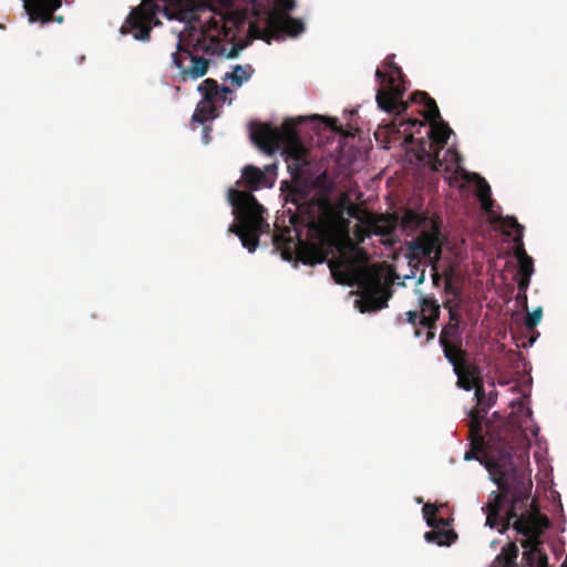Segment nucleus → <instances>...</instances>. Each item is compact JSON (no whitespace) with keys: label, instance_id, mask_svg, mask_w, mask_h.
Instances as JSON below:
<instances>
[{"label":"nucleus","instance_id":"1","mask_svg":"<svg viewBox=\"0 0 567 567\" xmlns=\"http://www.w3.org/2000/svg\"><path fill=\"white\" fill-rule=\"evenodd\" d=\"M477 412H472V432L477 437L473 447L484 452L485 467L499 492H492L489 501L483 507L486 513V525L491 528L501 526L499 532L513 527L517 534L525 536L522 540L524 565L522 567H546L547 556L542 550L540 535L548 528L549 519L539 513L534 502H529L532 483L518 473L514 463V445L506 439L499 437L486 446L484 437L478 434L482 430Z\"/></svg>","mask_w":567,"mask_h":567},{"label":"nucleus","instance_id":"2","mask_svg":"<svg viewBox=\"0 0 567 567\" xmlns=\"http://www.w3.org/2000/svg\"><path fill=\"white\" fill-rule=\"evenodd\" d=\"M330 187L322 186L308 197L306 190L298 186L290 189V200L308 229V240L299 241L297 248L298 258L303 264H322L341 238L348 236L349 220L343 217L342 208L330 198Z\"/></svg>","mask_w":567,"mask_h":567},{"label":"nucleus","instance_id":"3","mask_svg":"<svg viewBox=\"0 0 567 567\" xmlns=\"http://www.w3.org/2000/svg\"><path fill=\"white\" fill-rule=\"evenodd\" d=\"M226 6V12L221 16V25L214 20L213 28L227 30L239 27L245 21L249 24V34L270 44L271 41H282L286 38H297L306 30L301 19L291 17L290 12L297 7V0H274V7L269 0H250L248 8L231 10L230 0H221Z\"/></svg>","mask_w":567,"mask_h":567},{"label":"nucleus","instance_id":"4","mask_svg":"<svg viewBox=\"0 0 567 567\" xmlns=\"http://www.w3.org/2000/svg\"><path fill=\"white\" fill-rule=\"evenodd\" d=\"M276 168V164L266 165L264 169L247 165L243 168L241 178L236 183L244 189H228L227 197L235 215V223L228 227V231L238 236L249 252H254L258 247L264 227H269L262 216L265 208L258 203L252 192L272 187Z\"/></svg>","mask_w":567,"mask_h":567},{"label":"nucleus","instance_id":"5","mask_svg":"<svg viewBox=\"0 0 567 567\" xmlns=\"http://www.w3.org/2000/svg\"><path fill=\"white\" fill-rule=\"evenodd\" d=\"M401 226L408 235L419 231V235L408 244L410 265L420 264L421 259H424V265L431 267L433 285L440 287L442 276L439 272L437 262L446 241L441 230V219L406 210L401 219Z\"/></svg>","mask_w":567,"mask_h":567},{"label":"nucleus","instance_id":"6","mask_svg":"<svg viewBox=\"0 0 567 567\" xmlns=\"http://www.w3.org/2000/svg\"><path fill=\"white\" fill-rule=\"evenodd\" d=\"M439 343L444 358L457 377L456 385L465 391H471L476 384L480 367L470 359V353L463 347L460 317L456 312L450 311V320L441 330Z\"/></svg>","mask_w":567,"mask_h":567},{"label":"nucleus","instance_id":"7","mask_svg":"<svg viewBox=\"0 0 567 567\" xmlns=\"http://www.w3.org/2000/svg\"><path fill=\"white\" fill-rule=\"evenodd\" d=\"M199 52L219 55L224 53V44L217 37L205 33H202L192 47H185L179 41L176 51L172 53V62L178 69L181 81L197 80L207 73L210 60L199 55Z\"/></svg>","mask_w":567,"mask_h":567},{"label":"nucleus","instance_id":"8","mask_svg":"<svg viewBox=\"0 0 567 567\" xmlns=\"http://www.w3.org/2000/svg\"><path fill=\"white\" fill-rule=\"evenodd\" d=\"M427 138L415 140L412 133L406 134L404 144H414L413 153L416 161L423 165L430 166L432 171H439L442 167L440 162V152L445 147L452 130L443 120L430 122Z\"/></svg>","mask_w":567,"mask_h":567},{"label":"nucleus","instance_id":"9","mask_svg":"<svg viewBox=\"0 0 567 567\" xmlns=\"http://www.w3.org/2000/svg\"><path fill=\"white\" fill-rule=\"evenodd\" d=\"M166 0H143L134 7L124 20L120 31L132 34L137 41H150L154 27L162 24L158 13L164 10Z\"/></svg>","mask_w":567,"mask_h":567},{"label":"nucleus","instance_id":"10","mask_svg":"<svg viewBox=\"0 0 567 567\" xmlns=\"http://www.w3.org/2000/svg\"><path fill=\"white\" fill-rule=\"evenodd\" d=\"M390 285L391 281L384 278L379 269H367L360 282V311L370 312L385 308L391 297Z\"/></svg>","mask_w":567,"mask_h":567},{"label":"nucleus","instance_id":"11","mask_svg":"<svg viewBox=\"0 0 567 567\" xmlns=\"http://www.w3.org/2000/svg\"><path fill=\"white\" fill-rule=\"evenodd\" d=\"M442 167L437 171H443L450 175L445 177L450 185H453L458 181V175L466 181H475L477 187V198L481 202L482 208L486 213L492 212L493 199L491 186L488 183L476 173L470 174L461 167L462 156L454 148H447L444 152V157H440Z\"/></svg>","mask_w":567,"mask_h":567},{"label":"nucleus","instance_id":"12","mask_svg":"<svg viewBox=\"0 0 567 567\" xmlns=\"http://www.w3.org/2000/svg\"><path fill=\"white\" fill-rule=\"evenodd\" d=\"M405 91V75L396 64L390 70L388 84L377 90L375 101L379 109L395 116L404 114L409 109V102L403 101Z\"/></svg>","mask_w":567,"mask_h":567},{"label":"nucleus","instance_id":"13","mask_svg":"<svg viewBox=\"0 0 567 567\" xmlns=\"http://www.w3.org/2000/svg\"><path fill=\"white\" fill-rule=\"evenodd\" d=\"M413 103L423 104L426 107V111L423 112L424 121L417 120V118H409L406 122H404L403 118L400 116H395L394 120L388 125V131L391 134L399 133L400 127L404 124H408L411 127L415 126H425L426 122H432L436 120H442L440 110L437 107V104L434 99H432L426 92L424 91H415L412 93L411 99Z\"/></svg>","mask_w":567,"mask_h":567},{"label":"nucleus","instance_id":"14","mask_svg":"<svg viewBox=\"0 0 567 567\" xmlns=\"http://www.w3.org/2000/svg\"><path fill=\"white\" fill-rule=\"evenodd\" d=\"M30 22L47 24L51 21L61 23L63 17H54V12L62 6V0H22Z\"/></svg>","mask_w":567,"mask_h":567},{"label":"nucleus","instance_id":"15","mask_svg":"<svg viewBox=\"0 0 567 567\" xmlns=\"http://www.w3.org/2000/svg\"><path fill=\"white\" fill-rule=\"evenodd\" d=\"M282 153L291 176L293 178L299 177L303 167L307 166L309 162L308 151L296 134H291L288 137Z\"/></svg>","mask_w":567,"mask_h":567},{"label":"nucleus","instance_id":"16","mask_svg":"<svg viewBox=\"0 0 567 567\" xmlns=\"http://www.w3.org/2000/svg\"><path fill=\"white\" fill-rule=\"evenodd\" d=\"M251 140L266 154H274L281 143V134L270 124H260L251 130Z\"/></svg>","mask_w":567,"mask_h":567},{"label":"nucleus","instance_id":"17","mask_svg":"<svg viewBox=\"0 0 567 567\" xmlns=\"http://www.w3.org/2000/svg\"><path fill=\"white\" fill-rule=\"evenodd\" d=\"M441 308L434 297H424L421 300L420 324L423 328H435L436 321L440 318Z\"/></svg>","mask_w":567,"mask_h":567},{"label":"nucleus","instance_id":"18","mask_svg":"<svg viewBox=\"0 0 567 567\" xmlns=\"http://www.w3.org/2000/svg\"><path fill=\"white\" fill-rule=\"evenodd\" d=\"M475 389V399L477 401V405L483 413H487V411L495 404L497 399L496 391H492L488 394L485 393L484 385L481 379V372L477 374L476 384L472 388Z\"/></svg>","mask_w":567,"mask_h":567},{"label":"nucleus","instance_id":"19","mask_svg":"<svg viewBox=\"0 0 567 567\" xmlns=\"http://www.w3.org/2000/svg\"><path fill=\"white\" fill-rule=\"evenodd\" d=\"M424 538L426 542L436 543L439 546H450L456 540L457 534L453 529H432L425 533Z\"/></svg>","mask_w":567,"mask_h":567},{"label":"nucleus","instance_id":"20","mask_svg":"<svg viewBox=\"0 0 567 567\" xmlns=\"http://www.w3.org/2000/svg\"><path fill=\"white\" fill-rule=\"evenodd\" d=\"M518 557V547L515 543H509L502 548L501 553L495 558V564L501 567H518L516 559Z\"/></svg>","mask_w":567,"mask_h":567},{"label":"nucleus","instance_id":"21","mask_svg":"<svg viewBox=\"0 0 567 567\" xmlns=\"http://www.w3.org/2000/svg\"><path fill=\"white\" fill-rule=\"evenodd\" d=\"M218 116L217 107L214 103L200 101L193 114V121L204 124L209 120H214Z\"/></svg>","mask_w":567,"mask_h":567},{"label":"nucleus","instance_id":"22","mask_svg":"<svg viewBox=\"0 0 567 567\" xmlns=\"http://www.w3.org/2000/svg\"><path fill=\"white\" fill-rule=\"evenodd\" d=\"M254 73L250 64L235 65L231 73H226L224 80H230L236 86H241L245 81H248Z\"/></svg>","mask_w":567,"mask_h":567},{"label":"nucleus","instance_id":"23","mask_svg":"<svg viewBox=\"0 0 567 567\" xmlns=\"http://www.w3.org/2000/svg\"><path fill=\"white\" fill-rule=\"evenodd\" d=\"M198 91L203 94L202 101L214 103L215 99L219 94V86L217 81L206 79L198 85Z\"/></svg>","mask_w":567,"mask_h":567},{"label":"nucleus","instance_id":"24","mask_svg":"<svg viewBox=\"0 0 567 567\" xmlns=\"http://www.w3.org/2000/svg\"><path fill=\"white\" fill-rule=\"evenodd\" d=\"M504 228H511L515 231V236L524 235V226L520 225L514 216L499 217Z\"/></svg>","mask_w":567,"mask_h":567},{"label":"nucleus","instance_id":"25","mask_svg":"<svg viewBox=\"0 0 567 567\" xmlns=\"http://www.w3.org/2000/svg\"><path fill=\"white\" fill-rule=\"evenodd\" d=\"M542 317H543V310L540 307H538L533 312L527 313V316L525 318V327L528 330L534 329L540 322Z\"/></svg>","mask_w":567,"mask_h":567},{"label":"nucleus","instance_id":"26","mask_svg":"<svg viewBox=\"0 0 567 567\" xmlns=\"http://www.w3.org/2000/svg\"><path fill=\"white\" fill-rule=\"evenodd\" d=\"M311 120H313V121H323L326 123V126L329 127L332 132L341 133L343 135H347L343 132V128L338 125V120L334 118V117H323V116H320V115H313L311 117Z\"/></svg>","mask_w":567,"mask_h":567},{"label":"nucleus","instance_id":"27","mask_svg":"<svg viewBox=\"0 0 567 567\" xmlns=\"http://www.w3.org/2000/svg\"><path fill=\"white\" fill-rule=\"evenodd\" d=\"M534 274V260L532 257L518 261L517 275L530 276Z\"/></svg>","mask_w":567,"mask_h":567},{"label":"nucleus","instance_id":"28","mask_svg":"<svg viewBox=\"0 0 567 567\" xmlns=\"http://www.w3.org/2000/svg\"><path fill=\"white\" fill-rule=\"evenodd\" d=\"M523 236L524 235L520 234L519 236H515V238H514V244H515L514 255L518 261L523 260L524 258L529 257L524 247Z\"/></svg>","mask_w":567,"mask_h":567},{"label":"nucleus","instance_id":"29","mask_svg":"<svg viewBox=\"0 0 567 567\" xmlns=\"http://www.w3.org/2000/svg\"><path fill=\"white\" fill-rule=\"evenodd\" d=\"M517 288H518V298L523 297L525 300L526 297V290L528 289V286L530 284V276L525 275H517Z\"/></svg>","mask_w":567,"mask_h":567},{"label":"nucleus","instance_id":"30","mask_svg":"<svg viewBox=\"0 0 567 567\" xmlns=\"http://www.w3.org/2000/svg\"><path fill=\"white\" fill-rule=\"evenodd\" d=\"M452 272H453L452 269H446L444 271V290L446 293L455 296L457 293V291L453 285V280H452L453 274Z\"/></svg>","mask_w":567,"mask_h":567},{"label":"nucleus","instance_id":"31","mask_svg":"<svg viewBox=\"0 0 567 567\" xmlns=\"http://www.w3.org/2000/svg\"><path fill=\"white\" fill-rule=\"evenodd\" d=\"M426 523L430 527H432L433 529H437V530L441 529V527L447 526V524H449L445 518L436 517V514Z\"/></svg>","mask_w":567,"mask_h":567},{"label":"nucleus","instance_id":"32","mask_svg":"<svg viewBox=\"0 0 567 567\" xmlns=\"http://www.w3.org/2000/svg\"><path fill=\"white\" fill-rule=\"evenodd\" d=\"M422 512L426 522H429L436 514L437 508L432 504H425L422 508Z\"/></svg>","mask_w":567,"mask_h":567},{"label":"nucleus","instance_id":"33","mask_svg":"<svg viewBox=\"0 0 567 567\" xmlns=\"http://www.w3.org/2000/svg\"><path fill=\"white\" fill-rule=\"evenodd\" d=\"M405 316H406V321L409 323H411L412 326L415 327L417 323L420 324L421 316L417 311H415V310L408 311V312H405Z\"/></svg>","mask_w":567,"mask_h":567},{"label":"nucleus","instance_id":"34","mask_svg":"<svg viewBox=\"0 0 567 567\" xmlns=\"http://www.w3.org/2000/svg\"><path fill=\"white\" fill-rule=\"evenodd\" d=\"M244 45L241 44H234L228 52L224 49V53L227 58L234 59L236 58L239 52L243 50Z\"/></svg>","mask_w":567,"mask_h":567},{"label":"nucleus","instance_id":"35","mask_svg":"<svg viewBox=\"0 0 567 567\" xmlns=\"http://www.w3.org/2000/svg\"><path fill=\"white\" fill-rule=\"evenodd\" d=\"M375 79L380 82L381 87H384L388 84L389 73H385L384 71L377 69L375 71Z\"/></svg>","mask_w":567,"mask_h":567},{"label":"nucleus","instance_id":"36","mask_svg":"<svg viewBox=\"0 0 567 567\" xmlns=\"http://www.w3.org/2000/svg\"><path fill=\"white\" fill-rule=\"evenodd\" d=\"M384 66H386L388 69L392 70L393 66L396 65V63L394 62V54H391V55H388L384 60Z\"/></svg>","mask_w":567,"mask_h":567},{"label":"nucleus","instance_id":"37","mask_svg":"<svg viewBox=\"0 0 567 567\" xmlns=\"http://www.w3.org/2000/svg\"><path fill=\"white\" fill-rule=\"evenodd\" d=\"M435 338V328H427L426 334H425V343L431 342Z\"/></svg>","mask_w":567,"mask_h":567},{"label":"nucleus","instance_id":"38","mask_svg":"<svg viewBox=\"0 0 567 567\" xmlns=\"http://www.w3.org/2000/svg\"><path fill=\"white\" fill-rule=\"evenodd\" d=\"M371 229H372L375 234H378V235H380V234H384V231L380 228V226H379L375 221L371 223Z\"/></svg>","mask_w":567,"mask_h":567},{"label":"nucleus","instance_id":"39","mask_svg":"<svg viewBox=\"0 0 567 567\" xmlns=\"http://www.w3.org/2000/svg\"><path fill=\"white\" fill-rule=\"evenodd\" d=\"M324 178H326V174L323 173L322 175H320L319 177L316 178V181L313 182V186L320 187Z\"/></svg>","mask_w":567,"mask_h":567},{"label":"nucleus","instance_id":"40","mask_svg":"<svg viewBox=\"0 0 567 567\" xmlns=\"http://www.w3.org/2000/svg\"><path fill=\"white\" fill-rule=\"evenodd\" d=\"M219 92H221L224 94H230L231 90L228 86H221V87H219Z\"/></svg>","mask_w":567,"mask_h":567},{"label":"nucleus","instance_id":"41","mask_svg":"<svg viewBox=\"0 0 567 567\" xmlns=\"http://www.w3.org/2000/svg\"><path fill=\"white\" fill-rule=\"evenodd\" d=\"M473 457H475V454H474L473 451H470V452L465 453V460H472Z\"/></svg>","mask_w":567,"mask_h":567},{"label":"nucleus","instance_id":"42","mask_svg":"<svg viewBox=\"0 0 567 567\" xmlns=\"http://www.w3.org/2000/svg\"><path fill=\"white\" fill-rule=\"evenodd\" d=\"M414 334H415V337H420L422 334V330L420 328L415 327Z\"/></svg>","mask_w":567,"mask_h":567},{"label":"nucleus","instance_id":"43","mask_svg":"<svg viewBox=\"0 0 567 567\" xmlns=\"http://www.w3.org/2000/svg\"><path fill=\"white\" fill-rule=\"evenodd\" d=\"M349 214H350V216H352V217H353V216H355V208H354V207H351V208L349 209Z\"/></svg>","mask_w":567,"mask_h":567},{"label":"nucleus","instance_id":"44","mask_svg":"<svg viewBox=\"0 0 567 567\" xmlns=\"http://www.w3.org/2000/svg\"><path fill=\"white\" fill-rule=\"evenodd\" d=\"M424 279V271L422 272L421 277L419 278V282L423 281Z\"/></svg>","mask_w":567,"mask_h":567}]
</instances>
